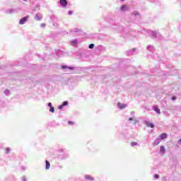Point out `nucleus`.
<instances>
[{"label":"nucleus","instance_id":"50","mask_svg":"<svg viewBox=\"0 0 181 181\" xmlns=\"http://www.w3.org/2000/svg\"><path fill=\"white\" fill-rule=\"evenodd\" d=\"M23 1H26V0H23Z\"/></svg>","mask_w":181,"mask_h":181},{"label":"nucleus","instance_id":"30","mask_svg":"<svg viewBox=\"0 0 181 181\" xmlns=\"http://www.w3.org/2000/svg\"><path fill=\"white\" fill-rule=\"evenodd\" d=\"M95 45L93 43H91L88 45V49H94Z\"/></svg>","mask_w":181,"mask_h":181},{"label":"nucleus","instance_id":"38","mask_svg":"<svg viewBox=\"0 0 181 181\" xmlns=\"http://www.w3.org/2000/svg\"><path fill=\"white\" fill-rule=\"evenodd\" d=\"M68 15H69V16L73 15V11L69 10V11H68Z\"/></svg>","mask_w":181,"mask_h":181},{"label":"nucleus","instance_id":"7","mask_svg":"<svg viewBox=\"0 0 181 181\" xmlns=\"http://www.w3.org/2000/svg\"><path fill=\"white\" fill-rule=\"evenodd\" d=\"M35 21H42V19H43V14L42 13H37L35 16Z\"/></svg>","mask_w":181,"mask_h":181},{"label":"nucleus","instance_id":"25","mask_svg":"<svg viewBox=\"0 0 181 181\" xmlns=\"http://www.w3.org/2000/svg\"><path fill=\"white\" fill-rule=\"evenodd\" d=\"M132 16H139V12H138L137 11H136L133 12V13H132Z\"/></svg>","mask_w":181,"mask_h":181},{"label":"nucleus","instance_id":"23","mask_svg":"<svg viewBox=\"0 0 181 181\" xmlns=\"http://www.w3.org/2000/svg\"><path fill=\"white\" fill-rule=\"evenodd\" d=\"M33 12H36V11H40V5L37 4L35 7L33 9Z\"/></svg>","mask_w":181,"mask_h":181},{"label":"nucleus","instance_id":"4","mask_svg":"<svg viewBox=\"0 0 181 181\" xmlns=\"http://www.w3.org/2000/svg\"><path fill=\"white\" fill-rule=\"evenodd\" d=\"M69 158V153H64L63 154H59L58 155V159H60L61 160L63 159H67Z\"/></svg>","mask_w":181,"mask_h":181},{"label":"nucleus","instance_id":"34","mask_svg":"<svg viewBox=\"0 0 181 181\" xmlns=\"http://www.w3.org/2000/svg\"><path fill=\"white\" fill-rule=\"evenodd\" d=\"M177 98L175 95H173V96L171 97L172 101H176Z\"/></svg>","mask_w":181,"mask_h":181},{"label":"nucleus","instance_id":"19","mask_svg":"<svg viewBox=\"0 0 181 181\" xmlns=\"http://www.w3.org/2000/svg\"><path fill=\"white\" fill-rule=\"evenodd\" d=\"M45 169L46 170H49V169H50V162L47 160H45Z\"/></svg>","mask_w":181,"mask_h":181},{"label":"nucleus","instance_id":"32","mask_svg":"<svg viewBox=\"0 0 181 181\" xmlns=\"http://www.w3.org/2000/svg\"><path fill=\"white\" fill-rule=\"evenodd\" d=\"M153 179H155L156 180H157V179H159V175L158 174H154Z\"/></svg>","mask_w":181,"mask_h":181},{"label":"nucleus","instance_id":"14","mask_svg":"<svg viewBox=\"0 0 181 181\" xmlns=\"http://www.w3.org/2000/svg\"><path fill=\"white\" fill-rule=\"evenodd\" d=\"M145 124L148 128H155V124L152 122L146 121Z\"/></svg>","mask_w":181,"mask_h":181},{"label":"nucleus","instance_id":"9","mask_svg":"<svg viewBox=\"0 0 181 181\" xmlns=\"http://www.w3.org/2000/svg\"><path fill=\"white\" fill-rule=\"evenodd\" d=\"M67 0H59V5H61L62 8H66L67 6Z\"/></svg>","mask_w":181,"mask_h":181},{"label":"nucleus","instance_id":"33","mask_svg":"<svg viewBox=\"0 0 181 181\" xmlns=\"http://www.w3.org/2000/svg\"><path fill=\"white\" fill-rule=\"evenodd\" d=\"M136 145H138V142L134 141L131 143V146H136Z\"/></svg>","mask_w":181,"mask_h":181},{"label":"nucleus","instance_id":"28","mask_svg":"<svg viewBox=\"0 0 181 181\" xmlns=\"http://www.w3.org/2000/svg\"><path fill=\"white\" fill-rule=\"evenodd\" d=\"M62 105L64 107H66V105H69V101L65 100L62 103Z\"/></svg>","mask_w":181,"mask_h":181},{"label":"nucleus","instance_id":"10","mask_svg":"<svg viewBox=\"0 0 181 181\" xmlns=\"http://www.w3.org/2000/svg\"><path fill=\"white\" fill-rule=\"evenodd\" d=\"M55 53L56 56L58 57H62L63 54H64V52L61 49H57V51H55Z\"/></svg>","mask_w":181,"mask_h":181},{"label":"nucleus","instance_id":"29","mask_svg":"<svg viewBox=\"0 0 181 181\" xmlns=\"http://www.w3.org/2000/svg\"><path fill=\"white\" fill-rule=\"evenodd\" d=\"M49 112L54 113V107L52 106L51 107H49Z\"/></svg>","mask_w":181,"mask_h":181},{"label":"nucleus","instance_id":"13","mask_svg":"<svg viewBox=\"0 0 181 181\" xmlns=\"http://www.w3.org/2000/svg\"><path fill=\"white\" fill-rule=\"evenodd\" d=\"M160 141H162L160 138L156 139L152 144L153 146H156V145H159L160 144Z\"/></svg>","mask_w":181,"mask_h":181},{"label":"nucleus","instance_id":"18","mask_svg":"<svg viewBox=\"0 0 181 181\" xmlns=\"http://www.w3.org/2000/svg\"><path fill=\"white\" fill-rule=\"evenodd\" d=\"M166 138H168V134L166 133H162L160 135V139L161 141H163V139H166Z\"/></svg>","mask_w":181,"mask_h":181},{"label":"nucleus","instance_id":"26","mask_svg":"<svg viewBox=\"0 0 181 181\" xmlns=\"http://www.w3.org/2000/svg\"><path fill=\"white\" fill-rule=\"evenodd\" d=\"M23 62H24V63H19L18 66H22V67H25L26 66V61H25V59H23Z\"/></svg>","mask_w":181,"mask_h":181},{"label":"nucleus","instance_id":"42","mask_svg":"<svg viewBox=\"0 0 181 181\" xmlns=\"http://www.w3.org/2000/svg\"><path fill=\"white\" fill-rule=\"evenodd\" d=\"M129 121H134V117H129Z\"/></svg>","mask_w":181,"mask_h":181},{"label":"nucleus","instance_id":"48","mask_svg":"<svg viewBox=\"0 0 181 181\" xmlns=\"http://www.w3.org/2000/svg\"><path fill=\"white\" fill-rule=\"evenodd\" d=\"M136 122H134V125H136Z\"/></svg>","mask_w":181,"mask_h":181},{"label":"nucleus","instance_id":"11","mask_svg":"<svg viewBox=\"0 0 181 181\" xmlns=\"http://www.w3.org/2000/svg\"><path fill=\"white\" fill-rule=\"evenodd\" d=\"M146 50H148V52H151V53H153V52H155V47H153V45H148L146 47Z\"/></svg>","mask_w":181,"mask_h":181},{"label":"nucleus","instance_id":"31","mask_svg":"<svg viewBox=\"0 0 181 181\" xmlns=\"http://www.w3.org/2000/svg\"><path fill=\"white\" fill-rule=\"evenodd\" d=\"M6 153H11V148L9 147H7L6 148Z\"/></svg>","mask_w":181,"mask_h":181},{"label":"nucleus","instance_id":"17","mask_svg":"<svg viewBox=\"0 0 181 181\" xmlns=\"http://www.w3.org/2000/svg\"><path fill=\"white\" fill-rule=\"evenodd\" d=\"M117 107H118V108H119V110H124V108H126L127 105L122 104L121 103H117Z\"/></svg>","mask_w":181,"mask_h":181},{"label":"nucleus","instance_id":"44","mask_svg":"<svg viewBox=\"0 0 181 181\" xmlns=\"http://www.w3.org/2000/svg\"><path fill=\"white\" fill-rule=\"evenodd\" d=\"M178 144H181V138L178 140Z\"/></svg>","mask_w":181,"mask_h":181},{"label":"nucleus","instance_id":"40","mask_svg":"<svg viewBox=\"0 0 181 181\" xmlns=\"http://www.w3.org/2000/svg\"><path fill=\"white\" fill-rule=\"evenodd\" d=\"M47 105H48L49 108H50L51 107H53V105H52V103H48Z\"/></svg>","mask_w":181,"mask_h":181},{"label":"nucleus","instance_id":"35","mask_svg":"<svg viewBox=\"0 0 181 181\" xmlns=\"http://www.w3.org/2000/svg\"><path fill=\"white\" fill-rule=\"evenodd\" d=\"M63 108H64V106L62 104L58 106V110H63Z\"/></svg>","mask_w":181,"mask_h":181},{"label":"nucleus","instance_id":"2","mask_svg":"<svg viewBox=\"0 0 181 181\" xmlns=\"http://www.w3.org/2000/svg\"><path fill=\"white\" fill-rule=\"evenodd\" d=\"M150 35L152 37V39H160L162 37V35L159 33H156V31L151 30L150 32Z\"/></svg>","mask_w":181,"mask_h":181},{"label":"nucleus","instance_id":"46","mask_svg":"<svg viewBox=\"0 0 181 181\" xmlns=\"http://www.w3.org/2000/svg\"><path fill=\"white\" fill-rule=\"evenodd\" d=\"M37 56H38V57H40V54H37Z\"/></svg>","mask_w":181,"mask_h":181},{"label":"nucleus","instance_id":"1","mask_svg":"<svg viewBox=\"0 0 181 181\" xmlns=\"http://www.w3.org/2000/svg\"><path fill=\"white\" fill-rule=\"evenodd\" d=\"M119 30L123 33L124 37H129V36H133L135 37V30H130L129 33H127V29H125L123 26L119 27Z\"/></svg>","mask_w":181,"mask_h":181},{"label":"nucleus","instance_id":"43","mask_svg":"<svg viewBox=\"0 0 181 181\" xmlns=\"http://www.w3.org/2000/svg\"><path fill=\"white\" fill-rule=\"evenodd\" d=\"M162 180L166 181V177H162Z\"/></svg>","mask_w":181,"mask_h":181},{"label":"nucleus","instance_id":"6","mask_svg":"<svg viewBox=\"0 0 181 181\" xmlns=\"http://www.w3.org/2000/svg\"><path fill=\"white\" fill-rule=\"evenodd\" d=\"M121 12H127V11H129V7L127 4H123L120 7Z\"/></svg>","mask_w":181,"mask_h":181},{"label":"nucleus","instance_id":"8","mask_svg":"<svg viewBox=\"0 0 181 181\" xmlns=\"http://www.w3.org/2000/svg\"><path fill=\"white\" fill-rule=\"evenodd\" d=\"M61 69L63 70H66V69H69V70H75L76 67L67 65H62Z\"/></svg>","mask_w":181,"mask_h":181},{"label":"nucleus","instance_id":"22","mask_svg":"<svg viewBox=\"0 0 181 181\" xmlns=\"http://www.w3.org/2000/svg\"><path fill=\"white\" fill-rule=\"evenodd\" d=\"M89 150L91 151V152H95L97 151V148H95V146L92 145L89 147Z\"/></svg>","mask_w":181,"mask_h":181},{"label":"nucleus","instance_id":"27","mask_svg":"<svg viewBox=\"0 0 181 181\" xmlns=\"http://www.w3.org/2000/svg\"><path fill=\"white\" fill-rule=\"evenodd\" d=\"M10 93H11V91H10L8 89H6V90H4V94H5L6 95H9Z\"/></svg>","mask_w":181,"mask_h":181},{"label":"nucleus","instance_id":"41","mask_svg":"<svg viewBox=\"0 0 181 181\" xmlns=\"http://www.w3.org/2000/svg\"><path fill=\"white\" fill-rule=\"evenodd\" d=\"M22 180L23 181H27L26 177H25V176L22 177Z\"/></svg>","mask_w":181,"mask_h":181},{"label":"nucleus","instance_id":"5","mask_svg":"<svg viewBox=\"0 0 181 181\" xmlns=\"http://www.w3.org/2000/svg\"><path fill=\"white\" fill-rule=\"evenodd\" d=\"M135 52H136V48H133V49L126 52V54L127 56H134V54H135Z\"/></svg>","mask_w":181,"mask_h":181},{"label":"nucleus","instance_id":"49","mask_svg":"<svg viewBox=\"0 0 181 181\" xmlns=\"http://www.w3.org/2000/svg\"><path fill=\"white\" fill-rule=\"evenodd\" d=\"M5 181H8V179H6Z\"/></svg>","mask_w":181,"mask_h":181},{"label":"nucleus","instance_id":"47","mask_svg":"<svg viewBox=\"0 0 181 181\" xmlns=\"http://www.w3.org/2000/svg\"><path fill=\"white\" fill-rule=\"evenodd\" d=\"M122 2H124L125 0H120Z\"/></svg>","mask_w":181,"mask_h":181},{"label":"nucleus","instance_id":"20","mask_svg":"<svg viewBox=\"0 0 181 181\" xmlns=\"http://www.w3.org/2000/svg\"><path fill=\"white\" fill-rule=\"evenodd\" d=\"M84 177L86 180H90V181L94 180V177H91V175H86Z\"/></svg>","mask_w":181,"mask_h":181},{"label":"nucleus","instance_id":"37","mask_svg":"<svg viewBox=\"0 0 181 181\" xmlns=\"http://www.w3.org/2000/svg\"><path fill=\"white\" fill-rule=\"evenodd\" d=\"M74 122L72 121H68V125H74Z\"/></svg>","mask_w":181,"mask_h":181},{"label":"nucleus","instance_id":"36","mask_svg":"<svg viewBox=\"0 0 181 181\" xmlns=\"http://www.w3.org/2000/svg\"><path fill=\"white\" fill-rule=\"evenodd\" d=\"M80 31H81V30L78 29V28H75L74 30V32L75 33H78V32H80Z\"/></svg>","mask_w":181,"mask_h":181},{"label":"nucleus","instance_id":"12","mask_svg":"<svg viewBox=\"0 0 181 181\" xmlns=\"http://www.w3.org/2000/svg\"><path fill=\"white\" fill-rule=\"evenodd\" d=\"M160 153H161V155H165L166 153V148H165V146H160Z\"/></svg>","mask_w":181,"mask_h":181},{"label":"nucleus","instance_id":"3","mask_svg":"<svg viewBox=\"0 0 181 181\" xmlns=\"http://www.w3.org/2000/svg\"><path fill=\"white\" fill-rule=\"evenodd\" d=\"M28 19H29V16H25L20 19L19 24L20 25H25L26 22H28Z\"/></svg>","mask_w":181,"mask_h":181},{"label":"nucleus","instance_id":"24","mask_svg":"<svg viewBox=\"0 0 181 181\" xmlns=\"http://www.w3.org/2000/svg\"><path fill=\"white\" fill-rule=\"evenodd\" d=\"M78 43V41L77 40V39H75L71 41V45H76Z\"/></svg>","mask_w":181,"mask_h":181},{"label":"nucleus","instance_id":"21","mask_svg":"<svg viewBox=\"0 0 181 181\" xmlns=\"http://www.w3.org/2000/svg\"><path fill=\"white\" fill-rule=\"evenodd\" d=\"M97 49L99 50L100 52H104L105 50V47L103 45H98L97 47Z\"/></svg>","mask_w":181,"mask_h":181},{"label":"nucleus","instance_id":"45","mask_svg":"<svg viewBox=\"0 0 181 181\" xmlns=\"http://www.w3.org/2000/svg\"><path fill=\"white\" fill-rule=\"evenodd\" d=\"M63 151H64L63 149H60V150H59V152H60L61 153H63Z\"/></svg>","mask_w":181,"mask_h":181},{"label":"nucleus","instance_id":"15","mask_svg":"<svg viewBox=\"0 0 181 181\" xmlns=\"http://www.w3.org/2000/svg\"><path fill=\"white\" fill-rule=\"evenodd\" d=\"M16 12V9L15 8H11V9H8L6 11V13L12 15V13H15Z\"/></svg>","mask_w":181,"mask_h":181},{"label":"nucleus","instance_id":"39","mask_svg":"<svg viewBox=\"0 0 181 181\" xmlns=\"http://www.w3.org/2000/svg\"><path fill=\"white\" fill-rule=\"evenodd\" d=\"M40 28H46V24L45 23H41L40 24Z\"/></svg>","mask_w":181,"mask_h":181},{"label":"nucleus","instance_id":"16","mask_svg":"<svg viewBox=\"0 0 181 181\" xmlns=\"http://www.w3.org/2000/svg\"><path fill=\"white\" fill-rule=\"evenodd\" d=\"M153 111H155V112H156V114L160 115V109H159L158 106L154 105L153 107Z\"/></svg>","mask_w":181,"mask_h":181}]
</instances>
